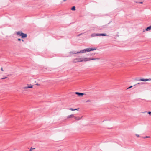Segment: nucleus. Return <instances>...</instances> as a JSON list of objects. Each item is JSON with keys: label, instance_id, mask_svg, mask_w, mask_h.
Returning <instances> with one entry per match:
<instances>
[{"label": "nucleus", "instance_id": "obj_15", "mask_svg": "<svg viewBox=\"0 0 151 151\" xmlns=\"http://www.w3.org/2000/svg\"><path fill=\"white\" fill-rule=\"evenodd\" d=\"M71 10L73 11H75L76 10V7L75 6H73L71 8Z\"/></svg>", "mask_w": 151, "mask_h": 151}, {"label": "nucleus", "instance_id": "obj_29", "mask_svg": "<svg viewBox=\"0 0 151 151\" xmlns=\"http://www.w3.org/2000/svg\"><path fill=\"white\" fill-rule=\"evenodd\" d=\"M22 40V42H24V40L23 39H22V40Z\"/></svg>", "mask_w": 151, "mask_h": 151}, {"label": "nucleus", "instance_id": "obj_20", "mask_svg": "<svg viewBox=\"0 0 151 151\" xmlns=\"http://www.w3.org/2000/svg\"><path fill=\"white\" fill-rule=\"evenodd\" d=\"M150 136H146L145 137H144V138H150Z\"/></svg>", "mask_w": 151, "mask_h": 151}, {"label": "nucleus", "instance_id": "obj_10", "mask_svg": "<svg viewBox=\"0 0 151 151\" xmlns=\"http://www.w3.org/2000/svg\"><path fill=\"white\" fill-rule=\"evenodd\" d=\"M109 35H107L105 33H101L99 34L98 33V36H109Z\"/></svg>", "mask_w": 151, "mask_h": 151}, {"label": "nucleus", "instance_id": "obj_24", "mask_svg": "<svg viewBox=\"0 0 151 151\" xmlns=\"http://www.w3.org/2000/svg\"><path fill=\"white\" fill-rule=\"evenodd\" d=\"M79 109V108H77V109H75V110H78Z\"/></svg>", "mask_w": 151, "mask_h": 151}, {"label": "nucleus", "instance_id": "obj_25", "mask_svg": "<svg viewBox=\"0 0 151 151\" xmlns=\"http://www.w3.org/2000/svg\"><path fill=\"white\" fill-rule=\"evenodd\" d=\"M136 135L137 137H139V135L138 134H136Z\"/></svg>", "mask_w": 151, "mask_h": 151}, {"label": "nucleus", "instance_id": "obj_16", "mask_svg": "<svg viewBox=\"0 0 151 151\" xmlns=\"http://www.w3.org/2000/svg\"><path fill=\"white\" fill-rule=\"evenodd\" d=\"M77 52H75L74 51H72L70 52V53H72V54H77Z\"/></svg>", "mask_w": 151, "mask_h": 151}, {"label": "nucleus", "instance_id": "obj_32", "mask_svg": "<svg viewBox=\"0 0 151 151\" xmlns=\"http://www.w3.org/2000/svg\"><path fill=\"white\" fill-rule=\"evenodd\" d=\"M81 35V34H79L78 36H79L80 35Z\"/></svg>", "mask_w": 151, "mask_h": 151}, {"label": "nucleus", "instance_id": "obj_3", "mask_svg": "<svg viewBox=\"0 0 151 151\" xmlns=\"http://www.w3.org/2000/svg\"><path fill=\"white\" fill-rule=\"evenodd\" d=\"M87 52L96 50V48H88L86 49Z\"/></svg>", "mask_w": 151, "mask_h": 151}, {"label": "nucleus", "instance_id": "obj_13", "mask_svg": "<svg viewBox=\"0 0 151 151\" xmlns=\"http://www.w3.org/2000/svg\"><path fill=\"white\" fill-rule=\"evenodd\" d=\"M74 115L73 114H71V115H69L67 116L68 118H71V117H74V116H73Z\"/></svg>", "mask_w": 151, "mask_h": 151}, {"label": "nucleus", "instance_id": "obj_8", "mask_svg": "<svg viewBox=\"0 0 151 151\" xmlns=\"http://www.w3.org/2000/svg\"><path fill=\"white\" fill-rule=\"evenodd\" d=\"M27 35L26 34H25L24 33H22V35L21 37L22 38H25L27 37Z\"/></svg>", "mask_w": 151, "mask_h": 151}, {"label": "nucleus", "instance_id": "obj_1", "mask_svg": "<svg viewBox=\"0 0 151 151\" xmlns=\"http://www.w3.org/2000/svg\"><path fill=\"white\" fill-rule=\"evenodd\" d=\"M96 59H99V58H85L84 59H83V61H84L85 62H86L89 60H94Z\"/></svg>", "mask_w": 151, "mask_h": 151}, {"label": "nucleus", "instance_id": "obj_18", "mask_svg": "<svg viewBox=\"0 0 151 151\" xmlns=\"http://www.w3.org/2000/svg\"><path fill=\"white\" fill-rule=\"evenodd\" d=\"M91 102V100H87V101H86V102Z\"/></svg>", "mask_w": 151, "mask_h": 151}, {"label": "nucleus", "instance_id": "obj_33", "mask_svg": "<svg viewBox=\"0 0 151 151\" xmlns=\"http://www.w3.org/2000/svg\"><path fill=\"white\" fill-rule=\"evenodd\" d=\"M140 84V83H137V84Z\"/></svg>", "mask_w": 151, "mask_h": 151}, {"label": "nucleus", "instance_id": "obj_7", "mask_svg": "<svg viewBox=\"0 0 151 151\" xmlns=\"http://www.w3.org/2000/svg\"><path fill=\"white\" fill-rule=\"evenodd\" d=\"M150 80H151V79H150V78H149V79H140L139 80V81H150Z\"/></svg>", "mask_w": 151, "mask_h": 151}, {"label": "nucleus", "instance_id": "obj_22", "mask_svg": "<svg viewBox=\"0 0 151 151\" xmlns=\"http://www.w3.org/2000/svg\"><path fill=\"white\" fill-rule=\"evenodd\" d=\"M84 53L87 52L86 51V49H84Z\"/></svg>", "mask_w": 151, "mask_h": 151}, {"label": "nucleus", "instance_id": "obj_5", "mask_svg": "<svg viewBox=\"0 0 151 151\" xmlns=\"http://www.w3.org/2000/svg\"><path fill=\"white\" fill-rule=\"evenodd\" d=\"M77 95L79 96H82L83 95H86L84 93H79L78 92H76L75 93Z\"/></svg>", "mask_w": 151, "mask_h": 151}, {"label": "nucleus", "instance_id": "obj_14", "mask_svg": "<svg viewBox=\"0 0 151 151\" xmlns=\"http://www.w3.org/2000/svg\"><path fill=\"white\" fill-rule=\"evenodd\" d=\"M84 53V49H83L82 50H81L80 52H77V53Z\"/></svg>", "mask_w": 151, "mask_h": 151}, {"label": "nucleus", "instance_id": "obj_23", "mask_svg": "<svg viewBox=\"0 0 151 151\" xmlns=\"http://www.w3.org/2000/svg\"><path fill=\"white\" fill-rule=\"evenodd\" d=\"M132 87V86H129V87L128 88H127V89H128L130 88H131Z\"/></svg>", "mask_w": 151, "mask_h": 151}, {"label": "nucleus", "instance_id": "obj_9", "mask_svg": "<svg viewBox=\"0 0 151 151\" xmlns=\"http://www.w3.org/2000/svg\"><path fill=\"white\" fill-rule=\"evenodd\" d=\"M96 36H98V33H92L91 35V37H94Z\"/></svg>", "mask_w": 151, "mask_h": 151}, {"label": "nucleus", "instance_id": "obj_6", "mask_svg": "<svg viewBox=\"0 0 151 151\" xmlns=\"http://www.w3.org/2000/svg\"><path fill=\"white\" fill-rule=\"evenodd\" d=\"M16 34L17 35L22 36V35L23 32H22L21 31H19L17 32H16Z\"/></svg>", "mask_w": 151, "mask_h": 151}, {"label": "nucleus", "instance_id": "obj_11", "mask_svg": "<svg viewBox=\"0 0 151 151\" xmlns=\"http://www.w3.org/2000/svg\"><path fill=\"white\" fill-rule=\"evenodd\" d=\"M74 117L75 118V119H76L77 120H81V119L82 117H76L74 116Z\"/></svg>", "mask_w": 151, "mask_h": 151}, {"label": "nucleus", "instance_id": "obj_4", "mask_svg": "<svg viewBox=\"0 0 151 151\" xmlns=\"http://www.w3.org/2000/svg\"><path fill=\"white\" fill-rule=\"evenodd\" d=\"M27 85H28L27 86H25V87H23V89H26L29 88H32L33 86L31 85H29V84H28Z\"/></svg>", "mask_w": 151, "mask_h": 151}, {"label": "nucleus", "instance_id": "obj_28", "mask_svg": "<svg viewBox=\"0 0 151 151\" xmlns=\"http://www.w3.org/2000/svg\"><path fill=\"white\" fill-rule=\"evenodd\" d=\"M139 3H140V4H142L143 3V2H139Z\"/></svg>", "mask_w": 151, "mask_h": 151}, {"label": "nucleus", "instance_id": "obj_2", "mask_svg": "<svg viewBox=\"0 0 151 151\" xmlns=\"http://www.w3.org/2000/svg\"><path fill=\"white\" fill-rule=\"evenodd\" d=\"M83 59L81 58H76L74 59L73 60V62L76 63L77 62H83Z\"/></svg>", "mask_w": 151, "mask_h": 151}, {"label": "nucleus", "instance_id": "obj_27", "mask_svg": "<svg viewBox=\"0 0 151 151\" xmlns=\"http://www.w3.org/2000/svg\"><path fill=\"white\" fill-rule=\"evenodd\" d=\"M1 70L2 71H3V68H1Z\"/></svg>", "mask_w": 151, "mask_h": 151}, {"label": "nucleus", "instance_id": "obj_21", "mask_svg": "<svg viewBox=\"0 0 151 151\" xmlns=\"http://www.w3.org/2000/svg\"><path fill=\"white\" fill-rule=\"evenodd\" d=\"M148 114H149L151 116V111H149L148 113Z\"/></svg>", "mask_w": 151, "mask_h": 151}, {"label": "nucleus", "instance_id": "obj_12", "mask_svg": "<svg viewBox=\"0 0 151 151\" xmlns=\"http://www.w3.org/2000/svg\"><path fill=\"white\" fill-rule=\"evenodd\" d=\"M151 29V26H149L146 28V31H148Z\"/></svg>", "mask_w": 151, "mask_h": 151}, {"label": "nucleus", "instance_id": "obj_31", "mask_svg": "<svg viewBox=\"0 0 151 151\" xmlns=\"http://www.w3.org/2000/svg\"><path fill=\"white\" fill-rule=\"evenodd\" d=\"M66 0H63V1H66Z\"/></svg>", "mask_w": 151, "mask_h": 151}, {"label": "nucleus", "instance_id": "obj_26", "mask_svg": "<svg viewBox=\"0 0 151 151\" xmlns=\"http://www.w3.org/2000/svg\"><path fill=\"white\" fill-rule=\"evenodd\" d=\"M18 40L19 41H20L21 40V39L20 38H19L18 39Z\"/></svg>", "mask_w": 151, "mask_h": 151}, {"label": "nucleus", "instance_id": "obj_30", "mask_svg": "<svg viewBox=\"0 0 151 151\" xmlns=\"http://www.w3.org/2000/svg\"><path fill=\"white\" fill-rule=\"evenodd\" d=\"M36 85H39L38 84V83H37L36 84Z\"/></svg>", "mask_w": 151, "mask_h": 151}, {"label": "nucleus", "instance_id": "obj_19", "mask_svg": "<svg viewBox=\"0 0 151 151\" xmlns=\"http://www.w3.org/2000/svg\"><path fill=\"white\" fill-rule=\"evenodd\" d=\"M7 78V77H4V78H1V79H5L6 78Z\"/></svg>", "mask_w": 151, "mask_h": 151}, {"label": "nucleus", "instance_id": "obj_17", "mask_svg": "<svg viewBox=\"0 0 151 151\" xmlns=\"http://www.w3.org/2000/svg\"><path fill=\"white\" fill-rule=\"evenodd\" d=\"M69 110L72 111H74L75 110V109H73L72 108H70L69 109Z\"/></svg>", "mask_w": 151, "mask_h": 151}]
</instances>
